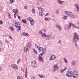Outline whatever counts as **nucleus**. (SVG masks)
<instances>
[{
  "mask_svg": "<svg viewBox=\"0 0 79 79\" xmlns=\"http://www.w3.org/2000/svg\"><path fill=\"white\" fill-rule=\"evenodd\" d=\"M31 43H29L28 44V45H27V47L28 48H30V47H31Z\"/></svg>",
  "mask_w": 79,
  "mask_h": 79,
  "instance_id": "obj_24",
  "label": "nucleus"
},
{
  "mask_svg": "<svg viewBox=\"0 0 79 79\" xmlns=\"http://www.w3.org/2000/svg\"><path fill=\"white\" fill-rule=\"evenodd\" d=\"M16 14H15L14 15V17L15 18H16Z\"/></svg>",
  "mask_w": 79,
  "mask_h": 79,
  "instance_id": "obj_51",
  "label": "nucleus"
},
{
  "mask_svg": "<svg viewBox=\"0 0 79 79\" xmlns=\"http://www.w3.org/2000/svg\"><path fill=\"white\" fill-rule=\"evenodd\" d=\"M48 38H49V36H47V39H48Z\"/></svg>",
  "mask_w": 79,
  "mask_h": 79,
  "instance_id": "obj_62",
  "label": "nucleus"
},
{
  "mask_svg": "<svg viewBox=\"0 0 79 79\" xmlns=\"http://www.w3.org/2000/svg\"><path fill=\"white\" fill-rule=\"evenodd\" d=\"M32 11L33 13H34L35 12V10H34V9H33L32 10Z\"/></svg>",
  "mask_w": 79,
  "mask_h": 79,
  "instance_id": "obj_35",
  "label": "nucleus"
},
{
  "mask_svg": "<svg viewBox=\"0 0 79 79\" xmlns=\"http://www.w3.org/2000/svg\"><path fill=\"white\" fill-rule=\"evenodd\" d=\"M69 25H69V24H68L65 26L64 29L65 31H67L68 29H71V28Z\"/></svg>",
  "mask_w": 79,
  "mask_h": 79,
  "instance_id": "obj_7",
  "label": "nucleus"
},
{
  "mask_svg": "<svg viewBox=\"0 0 79 79\" xmlns=\"http://www.w3.org/2000/svg\"><path fill=\"white\" fill-rule=\"evenodd\" d=\"M30 22L31 24L32 25V26H34V25L35 22L34 20L33 19L31 21H30Z\"/></svg>",
  "mask_w": 79,
  "mask_h": 79,
  "instance_id": "obj_18",
  "label": "nucleus"
},
{
  "mask_svg": "<svg viewBox=\"0 0 79 79\" xmlns=\"http://www.w3.org/2000/svg\"><path fill=\"white\" fill-rule=\"evenodd\" d=\"M22 35H24V36H27L28 34L27 33L23 32L22 33Z\"/></svg>",
  "mask_w": 79,
  "mask_h": 79,
  "instance_id": "obj_19",
  "label": "nucleus"
},
{
  "mask_svg": "<svg viewBox=\"0 0 79 79\" xmlns=\"http://www.w3.org/2000/svg\"><path fill=\"white\" fill-rule=\"evenodd\" d=\"M65 13L66 15L69 16H71L72 18H75L76 17L75 15H74V14L72 12H69L68 11H65Z\"/></svg>",
  "mask_w": 79,
  "mask_h": 79,
  "instance_id": "obj_2",
  "label": "nucleus"
},
{
  "mask_svg": "<svg viewBox=\"0 0 79 79\" xmlns=\"http://www.w3.org/2000/svg\"><path fill=\"white\" fill-rule=\"evenodd\" d=\"M37 62L35 61H33L31 63V66L33 68H35V67H36L37 66Z\"/></svg>",
  "mask_w": 79,
  "mask_h": 79,
  "instance_id": "obj_8",
  "label": "nucleus"
},
{
  "mask_svg": "<svg viewBox=\"0 0 79 79\" xmlns=\"http://www.w3.org/2000/svg\"><path fill=\"white\" fill-rule=\"evenodd\" d=\"M39 15L40 16H43L44 15V13L42 12H39Z\"/></svg>",
  "mask_w": 79,
  "mask_h": 79,
  "instance_id": "obj_27",
  "label": "nucleus"
},
{
  "mask_svg": "<svg viewBox=\"0 0 79 79\" xmlns=\"http://www.w3.org/2000/svg\"><path fill=\"white\" fill-rule=\"evenodd\" d=\"M67 18H68V17L66 16H64V18L63 17V19H64V20H66Z\"/></svg>",
  "mask_w": 79,
  "mask_h": 79,
  "instance_id": "obj_26",
  "label": "nucleus"
},
{
  "mask_svg": "<svg viewBox=\"0 0 79 79\" xmlns=\"http://www.w3.org/2000/svg\"><path fill=\"white\" fill-rule=\"evenodd\" d=\"M15 25L16 28H17V31H20V30H21V28L20 27V23H19L16 22L15 23Z\"/></svg>",
  "mask_w": 79,
  "mask_h": 79,
  "instance_id": "obj_3",
  "label": "nucleus"
},
{
  "mask_svg": "<svg viewBox=\"0 0 79 79\" xmlns=\"http://www.w3.org/2000/svg\"><path fill=\"white\" fill-rule=\"evenodd\" d=\"M58 64H55L53 65V68H54V69H56L57 70H58Z\"/></svg>",
  "mask_w": 79,
  "mask_h": 79,
  "instance_id": "obj_15",
  "label": "nucleus"
},
{
  "mask_svg": "<svg viewBox=\"0 0 79 79\" xmlns=\"http://www.w3.org/2000/svg\"><path fill=\"white\" fill-rule=\"evenodd\" d=\"M12 11L16 15V16H18V13L17 12V10L15 9H13L12 10Z\"/></svg>",
  "mask_w": 79,
  "mask_h": 79,
  "instance_id": "obj_16",
  "label": "nucleus"
},
{
  "mask_svg": "<svg viewBox=\"0 0 79 79\" xmlns=\"http://www.w3.org/2000/svg\"><path fill=\"white\" fill-rule=\"evenodd\" d=\"M48 14H49L48 13H47V14L45 15V16H48Z\"/></svg>",
  "mask_w": 79,
  "mask_h": 79,
  "instance_id": "obj_59",
  "label": "nucleus"
},
{
  "mask_svg": "<svg viewBox=\"0 0 79 79\" xmlns=\"http://www.w3.org/2000/svg\"><path fill=\"white\" fill-rule=\"evenodd\" d=\"M27 19L28 20V21H31L32 20H33V19H32V18H31V17H28L27 18Z\"/></svg>",
  "mask_w": 79,
  "mask_h": 79,
  "instance_id": "obj_25",
  "label": "nucleus"
},
{
  "mask_svg": "<svg viewBox=\"0 0 79 79\" xmlns=\"http://www.w3.org/2000/svg\"><path fill=\"white\" fill-rule=\"evenodd\" d=\"M32 79H35V77H34V76L32 77Z\"/></svg>",
  "mask_w": 79,
  "mask_h": 79,
  "instance_id": "obj_52",
  "label": "nucleus"
},
{
  "mask_svg": "<svg viewBox=\"0 0 79 79\" xmlns=\"http://www.w3.org/2000/svg\"><path fill=\"white\" fill-rule=\"evenodd\" d=\"M57 2L59 4H62V3H64V2L61 1L60 0H58Z\"/></svg>",
  "mask_w": 79,
  "mask_h": 79,
  "instance_id": "obj_20",
  "label": "nucleus"
},
{
  "mask_svg": "<svg viewBox=\"0 0 79 79\" xmlns=\"http://www.w3.org/2000/svg\"><path fill=\"white\" fill-rule=\"evenodd\" d=\"M55 79H59V78H57V77H55Z\"/></svg>",
  "mask_w": 79,
  "mask_h": 79,
  "instance_id": "obj_63",
  "label": "nucleus"
},
{
  "mask_svg": "<svg viewBox=\"0 0 79 79\" xmlns=\"http://www.w3.org/2000/svg\"><path fill=\"white\" fill-rule=\"evenodd\" d=\"M44 53H45V52H43L41 53V54H40L42 56V55H43L44 54Z\"/></svg>",
  "mask_w": 79,
  "mask_h": 79,
  "instance_id": "obj_45",
  "label": "nucleus"
},
{
  "mask_svg": "<svg viewBox=\"0 0 79 79\" xmlns=\"http://www.w3.org/2000/svg\"><path fill=\"white\" fill-rule=\"evenodd\" d=\"M75 6L76 8V9L75 10L76 12H77V13H79V5L77 4H75Z\"/></svg>",
  "mask_w": 79,
  "mask_h": 79,
  "instance_id": "obj_5",
  "label": "nucleus"
},
{
  "mask_svg": "<svg viewBox=\"0 0 79 79\" xmlns=\"http://www.w3.org/2000/svg\"><path fill=\"white\" fill-rule=\"evenodd\" d=\"M25 75V77H27V69H26Z\"/></svg>",
  "mask_w": 79,
  "mask_h": 79,
  "instance_id": "obj_22",
  "label": "nucleus"
},
{
  "mask_svg": "<svg viewBox=\"0 0 79 79\" xmlns=\"http://www.w3.org/2000/svg\"><path fill=\"white\" fill-rule=\"evenodd\" d=\"M70 27V28L71 27V26H73V27H75V28H77V29H79V27H77L74 25V24H73V23H70V24H69Z\"/></svg>",
  "mask_w": 79,
  "mask_h": 79,
  "instance_id": "obj_11",
  "label": "nucleus"
},
{
  "mask_svg": "<svg viewBox=\"0 0 79 79\" xmlns=\"http://www.w3.org/2000/svg\"><path fill=\"white\" fill-rule=\"evenodd\" d=\"M6 42L7 43H9V42H8L7 40H5Z\"/></svg>",
  "mask_w": 79,
  "mask_h": 79,
  "instance_id": "obj_58",
  "label": "nucleus"
},
{
  "mask_svg": "<svg viewBox=\"0 0 79 79\" xmlns=\"http://www.w3.org/2000/svg\"><path fill=\"white\" fill-rule=\"evenodd\" d=\"M11 67L12 68H14L17 70L18 69V68L17 67V65L15 64H11Z\"/></svg>",
  "mask_w": 79,
  "mask_h": 79,
  "instance_id": "obj_6",
  "label": "nucleus"
},
{
  "mask_svg": "<svg viewBox=\"0 0 79 79\" xmlns=\"http://www.w3.org/2000/svg\"><path fill=\"white\" fill-rule=\"evenodd\" d=\"M52 39H55V37L54 36H52Z\"/></svg>",
  "mask_w": 79,
  "mask_h": 79,
  "instance_id": "obj_42",
  "label": "nucleus"
},
{
  "mask_svg": "<svg viewBox=\"0 0 79 79\" xmlns=\"http://www.w3.org/2000/svg\"><path fill=\"white\" fill-rule=\"evenodd\" d=\"M22 21L24 23H26V20L25 19H23Z\"/></svg>",
  "mask_w": 79,
  "mask_h": 79,
  "instance_id": "obj_30",
  "label": "nucleus"
},
{
  "mask_svg": "<svg viewBox=\"0 0 79 79\" xmlns=\"http://www.w3.org/2000/svg\"><path fill=\"white\" fill-rule=\"evenodd\" d=\"M77 61L73 60L72 61L71 63L72 66H76L77 65Z\"/></svg>",
  "mask_w": 79,
  "mask_h": 79,
  "instance_id": "obj_10",
  "label": "nucleus"
},
{
  "mask_svg": "<svg viewBox=\"0 0 79 79\" xmlns=\"http://www.w3.org/2000/svg\"><path fill=\"white\" fill-rule=\"evenodd\" d=\"M58 44H60V43H61V40H59L58 41Z\"/></svg>",
  "mask_w": 79,
  "mask_h": 79,
  "instance_id": "obj_48",
  "label": "nucleus"
},
{
  "mask_svg": "<svg viewBox=\"0 0 79 79\" xmlns=\"http://www.w3.org/2000/svg\"><path fill=\"white\" fill-rule=\"evenodd\" d=\"M24 52H27L28 51V49L27 48L25 47L24 49Z\"/></svg>",
  "mask_w": 79,
  "mask_h": 79,
  "instance_id": "obj_23",
  "label": "nucleus"
},
{
  "mask_svg": "<svg viewBox=\"0 0 79 79\" xmlns=\"http://www.w3.org/2000/svg\"><path fill=\"white\" fill-rule=\"evenodd\" d=\"M78 37L79 36L78 35H77V37H76V39H77L78 40H79V38Z\"/></svg>",
  "mask_w": 79,
  "mask_h": 79,
  "instance_id": "obj_41",
  "label": "nucleus"
},
{
  "mask_svg": "<svg viewBox=\"0 0 79 79\" xmlns=\"http://www.w3.org/2000/svg\"><path fill=\"white\" fill-rule=\"evenodd\" d=\"M17 79H23V77L21 76H18L17 77Z\"/></svg>",
  "mask_w": 79,
  "mask_h": 79,
  "instance_id": "obj_29",
  "label": "nucleus"
},
{
  "mask_svg": "<svg viewBox=\"0 0 79 79\" xmlns=\"http://www.w3.org/2000/svg\"><path fill=\"white\" fill-rule=\"evenodd\" d=\"M35 47L37 48H38V47H39V46H38L37 45L35 44Z\"/></svg>",
  "mask_w": 79,
  "mask_h": 79,
  "instance_id": "obj_39",
  "label": "nucleus"
},
{
  "mask_svg": "<svg viewBox=\"0 0 79 79\" xmlns=\"http://www.w3.org/2000/svg\"><path fill=\"white\" fill-rule=\"evenodd\" d=\"M24 8L25 9H27V7L26 6H24Z\"/></svg>",
  "mask_w": 79,
  "mask_h": 79,
  "instance_id": "obj_43",
  "label": "nucleus"
},
{
  "mask_svg": "<svg viewBox=\"0 0 79 79\" xmlns=\"http://www.w3.org/2000/svg\"><path fill=\"white\" fill-rule=\"evenodd\" d=\"M44 32H46V30L44 29Z\"/></svg>",
  "mask_w": 79,
  "mask_h": 79,
  "instance_id": "obj_61",
  "label": "nucleus"
},
{
  "mask_svg": "<svg viewBox=\"0 0 79 79\" xmlns=\"http://www.w3.org/2000/svg\"><path fill=\"white\" fill-rule=\"evenodd\" d=\"M48 20V18H47L46 17L45 18V20L46 21V20Z\"/></svg>",
  "mask_w": 79,
  "mask_h": 79,
  "instance_id": "obj_55",
  "label": "nucleus"
},
{
  "mask_svg": "<svg viewBox=\"0 0 79 79\" xmlns=\"http://www.w3.org/2000/svg\"><path fill=\"white\" fill-rule=\"evenodd\" d=\"M40 8V9L42 11H44V9L42 8Z\"/></svg>",
  "mask_w": 79,
  "mask_h": 79,
  "instance_id": "obj_44",
  "label": "nucleus"
},
{
  "mask_svg": "<svg viewBox=\"0 0 79 79\" xmlns=\"http://www.w3.org/2000/svg\"><path fill=\"white\" fill-rule=\"evenodd\" d=\"M75 45L76 46V47H77V43H75Z\"/></svg>",
  "mask_w": 79,
  "mask_h": 79,
  "instance_id": "obj_54",
  "label": "nucleus"
},
{
  "mask_svg": "<svg viewBox=\"0 0 79 79\" xmlns=\"http://www.w3.org/2000/svg\"><path fill=\"white\" fill-rule=\"evenodd\" d=\"M3 24V22L1 20L0 21V24Z\"/></svg>",
  "mask_w": 79,
  "mask_h": 79,
  "instance_id": "obj_49",
  "label": "nucleus"
},
{
  "mask_svg": "<svg viewBox=\"0 0 79 79\" xmlns=\"http://www.w3.org/2000/svg\"><path fill=\"white\" fill-rule=\"evenodd\" d=\"M77 35H77V33H75L74 34V36H73V37H75V38L77 37Z\"/></svg>",
  "mask_w": 79,
  "mask_h": 79,
  "instance_id": "obj_33",
  "label": "nucleus"
},
{
  "mask_svg": "<svg viewBox=\"0 0 79 79\" xmlns=\"http://www.w3.org/2000/svg\"><path fill=\"white\" fill-rule=\"evenodd\" d=\"M42 55H41L40 54L39 55V57H41V56H42Z\"/></svg>",
  "mask_w": 79,
  "mask_h": 79,
  "instance_id": "obj_56",
  "label": "nucleus"
},
{
  "mask_svg": "<svg viewBox=\"0 0 79 79\" xmlns=\"http://www.w3.org/2000/svg\"><path fill=\"white\" fill-rule=\"evenodd\" d=\"M73 42L74 43H77L78 42V41L76 39V38L75 37H73Z\"/></svg>",
  "mask_w": 79,
  "mask_h": 79,
  "instance_id": "obj_13",
  "label": "nucleus"
},
{
  "mask_svg": "<svg viewBox=\"0 0 79 79\" xmlns=\"http://www.w3.org/2000/svg\"><path fill=\"white\" fill-rule=\"evenodd\" d=\"M38 59L40 61H43V62H44V59L42 57H39L38 58Z\"/></svg>",
  "mask_w": 79,
  "mask_h": 79,
  "instance_id": "obj_21",
  "label": "nucleus"
},
{
  "mask_svg": "<svg viewBox=\"0 0 79 79\" xmlns=\"http://www.w3.org/2000/svg\"><path fill=\"white\" fill-rule=\"evenodd\" d=\"M9 36L10 38V39H13V38H12V37H11V36H10V35H9Z\"/></svg>",
  "mask_w": 79,
  "mask_h": 79,
  "instance_id": "obj_53",
  "label": "nucleus"
},
{
  "mask_svg": "<svg viewBox=\"0 0 79 79\" xmlns=\"http://www.w3.org/2000/svg\"><path fill=\"white\" fill-rule=\"evenodd\" d=\"M56 28H58V29H59V31H62V28H61V27L59 25H57L56 26Z\"/></svg>",
  "mask_w": 79,
  "mask_h": 79,
  "instance_id": "obj_14",
  "label": "nucleus"
},
{
  "mask_svg": "<svg viewBox=\"0 0 79 79\" xmlns=\"http://www.w3.org/2000/svg\"><path fill=\"white\" fill-rule=\"evenodd\" d=\"M64 60L65 63H68V60L66 59V58H64Z\"/></svg>",
  "mask_w": 79,
  "mask_h": 79,
  "instance_id": "obj_28",
  "label": "nucleus"
},
{
  "mask_svg": "<svg viewBox=\"0 0 79 79\" xmlns=\"http://www.w3.org/2000/svg\"><path fill=\"white\" fill-rule=\"evenodd\" d=\"M40 8H41V7H39V8H38L39 10H41L40 9Z\"/></svg>",
  "mask_w": 79,
  "mask_h": 79,
  "instance_id": "obj_57",
  "label": "nucleus"
},
{
  "mask_svg": "<svg viewBox=\"0 0 79 79\" xmlns=\"http://www.w3.org/2000/svg\"><path fill=\"white\" fill-rule=\"evenodd\" d=\"M75 70L73 71H68L67 72L66 76L68 77H71L73 76H74V74L75 72Z\"/></svg>",
  "mask_w": 79,
  "mask_h": 79,
  "instance_id": "obj_1",
  "label": "nucleus"
},
{
  "mask_svg": "<svg viewBox=\"0 0 79 79\" xmlns=\"http://www.w3.org/2000/svg\"><path fill=\"white\" fill-rule=\"evenodd\" d=\"M38 76L40 78H42L43 77V76L42 75H39Z\"/></svg>",
  "mask_w": 79,
  "mask_h": 79,
  "instance_id": "obj_36",
  "label": "nucleus"
},
{
  "mask_svg": "<svg viewBox=\"0 0 79 79\" xmlns=\"http://www.w3.org/2000/svg\"><path fill=\"white\" fill-rule=\"evenodd\" d=\"M17 16L18 19H21V16H18V15Z\"/></svg>",
  "mask_w": 79,
  "mask_h": 79,
  "instance_id": "obj_40",
  "label": "nucleus"
},
{
  "mask_svg": "<svg viewBox=\"0 0 79 79\" xmlns=\"http://www.w3.org/2000/svg\"><path fill=\"white\" fill-rule=\"evenodd\" d=\"M66 69H67V67H65L64 69H62L60 70L61 73H63L64 71H66Z\"/></svg>",
  "mask_w": 79,
  "mask_h": 79,
  "instance_id": "obj_17",
  "label": "nucleus"
},
{
  "mask_svg": "<svg viewBox=\"0 0 79 79\" xmlns=\"http://www.w3.org/2000/svg\"><path fill=\"white\" fill-rule=\"evenodd\" d=\"M38 2H40V0H37Z\"/></svg>",
  "mask_w": 79,
  "mask_h": 79,
  "instance_id": "obj_60",
  "label": "nucleus"
},
{
  "mask_svg": "<svg viewBox=\"0 0 79 79\" xmlns=\"http://www.w3.org/2000/svg\"><path fill=\"white\" fill-rule=\"evenodd\" d=\"M43 35L42 36V37H44H44H47V35L45 33H43Z\"/></svg>",
  "mask_w": 79,
  "mask_h": 79,
  "instance_id": "obj_34",
  "label": "nucleus"
},
{
  "mask_svg": "<svg viewBox=\"0 0 79 79\" xmlns=\"http://www.w3.org/2000/svg\"><path fill=\"white\" fill-rule=\"evenodd\" d=\"M78 76H79V73H78V72L76 71H75L73 77V78H77Z\"/></svg>",
  "mask_w": 79,
  "mask_h": 79,
  "instance_id": "obj_4",
  "label": "nucleus"
},
{
  "mask_svg": "<svg viewBox=\"0 0 79 79\" xmlns=\"http://www.w3.org/2000/svg\"><path fill=\"white\" fill-rule=\"evenodd\" d=\"M39 52H46V48H43L40 47V48L39 49Z\"/></svg>",
  "mask_w": 79,
  "mask_h": 79,
  "instance_id": "obj_9",
  "label": "nucleus"
},
{
  "mask_svg": "<svg viewBox=\"0 0 79 79\" xmlns=\"http://www.w3.org/2000/svg\"><path fill=\"white\" fill-rule=\"evenodd\" d=\"M42 31H39V34H42Z\"/></svg>",
  "mask_w": 79,
  "mask_h": 79,
  "instance_id": "obj_50",
  "label": "nucleus"
},
{
  "mask_svg": "<svg viewBox=\"0 0 79 79\" xmlns=\"http://www.w3.org/2000/svg\"><path fill=\"white\" fill-rule=\"evenodd\" d=\"M52 18H55V16H54V15H52Z\"/></svg>",
  "mask_w": 79,
  "mask_h": 79,
  "instance_id": "obj_64",
  "label": "nucleus"
},
{
  "mask_svg": "<svg viewBox=\"0 0 79 79\" xmlns=\"http://www.w3.org/2000/svg\"><path fill=\"white\" fill-rule=\"evenodd\" d=\"M10 3H14L15 2V0H10Z\"/></svg>",
  "mask_w": 79,
  "mask_h": 79,
  "instance_id": "obj_37",
  "label": "nucleus"
},
{
  "mask_svg": "<svg viewBox=\"0 0 79 79\" xmlns=\"http://www.w3.org/2000/svg\"><path fill=\"white\" fill-rule=\"evenodd\" d=\"M59 11H60V10H59L58 9L56 10V14H58V13H59Z\"/></svg>",
  "mask_w": 79,
  "mask_h": 79,
  "instance_id": "obj_31",
  "label": "nucleus"
},
{
  "mask_svg": "<svg viewBox=\"0 0 79 79\" xmlns=\"http://www.w3.org/2000/svg\"><path fill=\"white\" fill-rule=\"evenodd\" d=\"M55 58H56V56L52 55L51 56V58L50 59V60L51 61V60H55Z\"/></svg>",
  "mask_w": 79,
  "mask_h": 79,
  "instance_id": "obj_12",
  "label": "nucleus"
},
{
  "mask_svg": "<svg viewBox=\"0 0 79 79\" xmlns=\"http://www.w3.org/2000/svg\"><path fill=\"white\" fill-rule=\"evenodd\" d=\"M21 60H20V59H19L18 61L17 62V64H19V62Z\"/></svg>",
  "mask_w": 79,
  "mask_h": 79,
  "instance_id": "obj_46",
  "label": "nucleus"
},
{
  "mask_svg": "<svg viewBox=\"0 0 79 79\" xmlns=\"http://www.w3.org/2000/svg\"><path fill=\"white\" fill-rule=\"evenodd\" d=\"M34 52L36 53V54H37V51L35 50V49H34L33 50Z\"/></svg>",
  "mask_w": 79,
  "mask_h": 79,
  "instance_id": "obj_47",
  "label": "nucleus"
},
{
  "mask_svg": "<svg viewBox=\"0 0 79 79\" xmlns=\"http://www.w3.org/2000/svg\"><path fill=\"white\" fill-rule=\"evenodd\" d=\"M10 29L11 31H15V29L12 27H10Z\"/></svg>",
  "mask_w": 79,
  "mask_h": 79,
  "instance_id": "obj_32",
  "label": "nucleus"
},
{
  "mask_svg": "<svg viewBox=\"0 0 79 79\" xmlns=\"http://www.w3.org/2000/svg\"><path fill=\"white\" fill-rule=\"evenodd\" d=\"M57 70H58L54 68V69H53L52 70V72H55Z\"/></svg>",
  "mask_w": 79,
  "mask_h": 79,
  "instance_id": "obj_38",
  "label": "nucleus"
}]
</instances>
